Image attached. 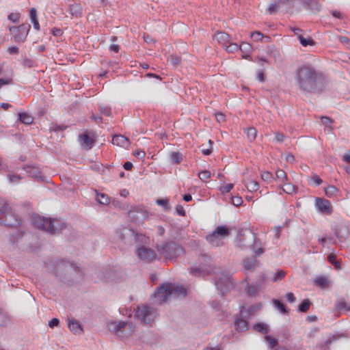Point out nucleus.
I'll return each mask as SVG.
<instances>
[{"label": "nucleus", "mask_w": 350, "mask_h": 350, "mask_svg": "<svg viewBox=\"0 0 350 350\" xmlns=\"http://www.w3.org/2000/svg\"><path fill=\"white\" fill-rule=\"evenodd\" d=\"M282 189L284 192L292 194L295 191V187L291 183H285Z\"/></svg>", "instance_id": "obj_45"}, {"label": "nucleus", "mask_w": 350, "mask_h": 350, "mask_svg": "<svg viewBox=\"0 0 350 350\" xmlns=\"http://www.w3.org/2000/svg\"><path fill=\"white\" fill-rule=\"evenodd\" d=\"M199 178L202 181H206L211 177V172L207 170H203L198 174Z\"/></svg>", "instance_id": "obj_46"}, {"label": "nucleus", "mask_w": 350, "mask_h": 350, "mask_svg": "<svg viewBox=\"0 0 350 350\" xmlns=\"http://www.w3.org/2000/svg\"><path fill=\"white\" fill-rule=\"evenodd\" d=\"M327 284V278L324 276H317L314 280V284L320 288H325Z\"/></svg>", "instance_id": "obj_34"}, {"label": "nucleus", "mask_w": 350, "mask_h": 350, "mask_svg": "<svg viewBox=\"0 0 350 350\" xmlns=\"http://www.w3.org/2000/svg\"><path fill=\"white\" fill-rule=\"evenodd\" d=\"M215 39L224 46L230 43V36L225 32H217L215 34Z\"/></svg>", "instance_id": "obj_22"}, {"label": "nucleus", "mask_w": 350, "mask_h": 350, "mask_svg": "<svg viewBox=\"0 0 350 350\" xmlns=\"http://www.w3.org/2000/svg\"><path fill=\"white\" fill-rule=\"evenodd\" d=\"M259 290L260 286L257 284H249L246 287L247 294L250 297L255 296L258 293Z\"/></svg>", "instance_id": "obj_30"}, {"label": "nucleus", "mask_w": 350, "mask_h": 350, "mask_svg": "<svg viewBox=\"0 0 350 350\" xmlns=\"http://www.w3.org/2000/svg\"><path fill=\"white\" fill-rule=\"evenodd\" d=\"M18 48L17 46H10L8 49V51L10 54L11 55H13V54H18Z\"/></svg>", "instance_id": "obj_63"}, {"label": "nucleus", "mask_w": 350, "mask_h": 350, "mask_svg": "<svg viewBox=\"0 0 350 350\" xmlns=\"http://www.w3.org/2000/svg\"><path fill=\"white\" fill-rule=\"evenodd\" d=\"M262 304L260 303L250 306L247 308L243 307L241 310V315L245 318H248L250 315H254L255 313L261 308Z\"/></svg>", "instance_id": "obj_14"}, {"label": "nucleus", "mask_w": 350, "mask_h": 350, "mask_svg": "<svg viewBox=\"0 0 350 350\" xmlns=\"http://www.w3.org/2000/svg\"><path fill=\"white\" fill-rule=\"evenodd\" d=\"M68 326L70 330L75 334H81L83 333L81 325L77 320H69Z\"/></svg>", "instance_id": "obj_20"}, {"label": "nucleus", "mask_w": 350, "mask_h": 350, "mask_svg": "<svg viewBox=\"0 0 350 350\" xmlns=\"http://www.w3.org/2000/svg\"><path fill=\"white\" fill-rule=\"evenodd\" d=\"M33 223L36 228L46 231L51 234L60 232L65 228V224L59 219H52L41 216L33 218Z\"/></svg>", "instance_id": "obj_4"}, {"label": "nucleus", "mask_w": 350, "mask_h": 350, "mask_svg": "<svg viewBox=\"0 0 350 350\" xmlns=\"http://www.w3.org/2000/svg\"><path fill=\"white\" fill-rule=\"evenodd\" d=\"M134 237L135 242L139 244H146L148 242V238L142 233H137L134 231V234L131 235Z\"/></svg>", "instance_id": "obj_33"}, {"label": "nucleus", "mask_w": 350, "mask_h": 350, "mask_svg": "<svg viewBox=\"0 0 350 350\" xmlns=\"http://www.w3.org/2000/svg\"><path fill=\"white\" fill-rule=\"evenodd\" d=\"M254 328L256 331L262 334H267L269 331V325L264 323H256L254 325Z\"/></svg>", "instance_id": "obj_32"}, {"label": "nucleus", "mask_w": 350, "mask_h": 350, "mask_svg": "<svg viewBox=\"0 0 350 350\" xmlns=\"http://www.w3.org/2000/svg\"><path fill=\"white\" fill-rule=\"evenodd\" d=\"M276 179L279 182L284 183L287 179L285 172L282 170H278L275 172Z\"/></svg>", "instance_id": "obj_41"}, {"label": "nucleus", "mask_w": 350, "mask_h": 350, "mask_svg": "<svg viewBox=\"0 0 350 350\" xmlns=\"http://www.w3.org/2000/svg\"><path fill=\"white\" fill-rule=\"evenodd\" d=\"M79 139L82 146H83L87 150L92 148L94 142V139L85 133L79 135Z\"/></svg>", "instance_id": "obj_19"}, {"label": "nucleus", "mask_w": 350, "mask_h": 350, "mask_svg": "<svg viewBox=\"0 0 350 350\" xmlns=\"http://www.w3.org/2000/svg\"><path fill=\"white\" fill-rule=\"evenodd\" d=\"M18 119L22 123L25 124H30L33 121V117L26 112L18 113Z\"/></svg>", "instance_id": "obj_27"}, {"label": "nucleus", "mask_w": 350, "mask_h": 350, "mask_svg": "<svg viewBox=\"0 0 350 350\" xmlns=\"http://www.w3.org/2000/svg\"><path fill=\"white\" fill-rule=\"evenodd\" d=\"M273 302L275 307L277 308L278 310H280L281 311V312H282V313L287 312L286 306L281 301H280L278 299H273Z\"/></svg>", "instance_id": "obj_42"}, {"label": "nucleus", "mask_w": 350, "mask_h": 350, "mask_svg": "<svg viewBox=\"0 0 350 350\" xmlns=\"http://www.w3.org/2000/svg\"><path fill=\"white\" fill-rule=\"evenodd\" d=\"M215 284L217 291L222 295L229 292L232 288V282L230 275L224 273H217L215 278Z\"/></svg>", "instance_id": "obj_10"}, {"label": "nucleus", "mask_w": 350, "mask_h": 350, "mask_svg": "<svg viewBox=\"0 0 350 350\" xmlns=\"http://www.w3.org/2000/svg\"><path fill=\"white\" fill-rule=\"evenodd\" d=\"M156 203L158 205L163 206L165 210H169L170 208V207L169 206V200L167 198L158 199V200H157Z\"/></svg>", "instance_id": "obj_43"}, {"label": "nucleus", "mask_w": 350, "mask_h": 350, "mask_svg": "<svg viewBox=\"0 0 350 350\" xmlns=\"http://www.w3.org/2000/svg\"><path fill=\"white\" fill-rule=\"evenodd\" d=\"M295 79L299 89L307 92L320 90L323 82V74L310 65L297 68Z\"/></svg>", "instance_id": "obj_1"}, {"label": "nucleus", "mask_w": 350, "mask_h": 350, "mask_svg": "<svg viewBox=\"0 0 350 350\" xmlns=\"http://www.w3.org/2000/svg\"><path fill=\"white\" fill-rule=\"evenodd\" d=\"M251 38L254 41H259V40H262L264 36L261 32H260L258 31H255L251 33Z\"/></svg>", "instance_id": "obj_47"}, {"label": "nucleus", "mask_w": 350, "mask_h": 350, "mask_svg": "<svg viewBox=\"0 0 350 350\" xmlns=\"http://www.w3.org/2000/svg\"><path fill=\"white\" fill-rule=\"evenodd\" d=\"M315 208L318 213L328 214V201L321 198H315Z\"/></svg>", "instance_id": "obj_16"}, {"label": "nucleus", "mask_w": 350, "mask_h": 350, "mask_svg": "<svg viewBox=\"0 0 350 350\" xmlns=\"http://www.w3.org/2000/svg\"><path fill=\"white\" fill-rule=\"evenodd\" d=\"M298 40H299L300 44L305 47L314 46L315 44L314 40L310 37L305 38L302 35H299Z\"/></svg>", "instance_id": "obj_29"}, {"label": "nucleus", "mask_w": 350, "mask_h": 350, "mask_svg": "<svg viewBox=\"0 0 350 350\" xmlns=\"http://www.w3.org/2000/svg\"><path fill=\"white\" fill-rule=\"evenodd\" d=\"M334 231L335 236L340 241L345 240L348 234V229L342 224H338V225L335 226L334 228Z\"/></svg>", "instance_id": "obj_15"}, {"label": "nucleus", "mask_w": 350, "mask_h": 350, "mask_svg": "<svg viewBox=\"0 0 350 350\" xmlns=\"http://www.w3.org/2000/svg\"><path fill=\"white\" fill-rule=\"evenodd\" d=\"M10 322L8 314L2 310L0 311V326H6Z\"/></svg>", "instance_id": "obj_40"}, {"label": "nucleus", "mask_w": 350, "mask_h": 350, "mask_svg": "<svg viewBox=\"0 0 350 350\" xmlns=\"http://www.w3.org/2000/svg\"><path fill=\"white\" fill-rule=\"evenodd\" d=\"M230 230L225 226H219L206 239L213 247H219L224 245L223 239L229 236Z\"/></svg>", "instance_id": "obj_7"}, {"label": "nucleus", "mask_w": 350, "mask_h": 350, "mask_svg": "<svg viewBox=\"0 0 350 350\" xmlns=\"http://www.w3.org/2000/svg\"><path fill=\"white\" fill-rule=\"evenodd\" d=\"M187 295V290L183 286L169 282L163 283L157 288L154 296L157 301L161 304L172 299L183 298Z\"/></svg>", "instance_id": "obj_3"}, {"label": "nucleus", "mask_w": 350, "mask_h": 350, "mask_svg": "<svg viewBox=\"0 0 350 350\" xmlns=\"http://www.w3.org/2000/svg\"><path fill=\"white\" fill-rule=\"evenodd\" d=\"M234 326L237 331L243 332L247 329V322L243 319H237L234 321Z\"/></svg>", "instance_id": "obj_26"}, {"label": "nucleus", "mask_w": 350, "mask_h": 350, "mask_svg": "<svg viewBox=\"0 0 350 350\" xmlns=\"http://www.w3.org/2000/svg\"><path fill=\"white\" fill-rule=\"evenodd\" d=\"M170 160L173 163H180L183 160V155L179 152H172L170 154Z\"/></svg>", "instance_id": "obj_36"}, {"label": "nucleus", "mask_w": 350, "mask_h": 350, "mask_svg": "<svg viewBox=\"0 0 350 350\" xmlns=\"http://www.w3.org/2000/svg\"><path fill=\"white\" fill-rule=\"evenodd\" d=\"M342 311H350V304L347 303L342 297H339L336 300L334 308L333 309L334 316L340 317Z\"/></svg>", "instance_id": "obj_13"}, {"label": "nucleus", "mask_w": 350, "mask_h": 350, "mask_svg": "<svg viewBox=\"0 0 350 350\" xmlns=\"http://www.w3.org/2000/svg\"><path fill=\"white\" fill-rule=\"evenodd\" d=\"M329 264H332L334 269L336 271L342 269L341 260L338 259L336 255L333 253L329 254Z\"/></svg>", "instance_id": "obj_25"}, {"label": "nucleus", "mask_w": 350, "mask_h": 350, "mask_svg": "<svg viewBox=\"0 0 350 350\" xmlns=\"http://www.w3.org/2000/svg\"><path fill=\"white\" fill-rule=\"evenodd\" d=\"M239 49L243 53V58L246 59L252 51V46L250 43L243 42L239 45Z\"/></svg>", "instance_id": "obj_23"}, {"label": "nucleus", "mask_w": 350, "mask_h": 350, "mask_svg": "<svg viewBox=\"0 0 350 350\" xmlns=\"http://www.w3.org/2000/svg\"><path fill=\"white\" fill-rule=\"evenodd\" d=\"M157 250L166 260H174L183 252V247L173 241L158 245Z\"/></svg>", "instance_id": "obj_5"}, {"label": "nucleus", "mask_w": 350, "mask_h": 350, "mask_svg": "<svg viewBox=\"0 0 350 350\" xmlns=\"http://www.w3.org/2000/svg\"><path fill=\"white\" fill-rule=\"evenodd\" d=\"M136 254L139 259L146 262H151L157 258L156 252L153 250L145 246L138 247Z\"/></svg>", "instance_id": "obj_12"}, {"label": "nucleus", "mask_w": 350, "mask_h": 350, "mask_svg": "<svg viewBox=\"0 0 350 350\" xmlns=\"http://www.w3.org/2000/svg\"><path fill=\"white\" fill-rule=\"evenodd\" d=\"M225 46L226 51L229 53H233L239 49V46L237 44L233 42H230L229 45L226 44Z\"/></svg>", "instance_id": "obj_48"}, {"label": "nucleus", "mask_w": 350, "mask_h": 350, "mask_svg": "<svg viewBox=\"0 0 350 350\" xmlns=\"http://www.w3.org/2000/svg\"><path fill=\"white\" fill-rule=\"evenodd\" d=\"M278 5L276 3H272L268 8V11L270 14H273L278 11Z\"/></svg>", "instance_id": "obj_62"}, {"label": "nucleus", "mask_w": 350, "mask_h": 350, "mask_svg": "<svg viewBox=\"0 0 350 350\" xmlns=\"http://www.w3.org/2000/svg\"><path fill=\"white\" fill-rule=\"evenodd\" d=\"M332 15L334 18L339 19L340 21L345 20L346 16L341 12L334 10L332 11Z\"/></svg>", "instance_id": "obj_44"}, {"label": "nucleus", "mask_w": 350, "mask_h": 350, "mask_svg": "<svg viewBox=\"0 0 350 350\" xmlns=\"http://www.w3.org/2000/svg\"><path fill=\"white\" fill-rule=\"evenodd\" d=\"M261 178L263 180H269L272 178V174L269 172H264L261 174Z\"/></svg>", "instance_id": "obj_58"}, {"label": "nucleus", "mask_w": 350, "mask_h": 350, "mask_svg": "<svg viewBox=\"0 0 350 350\" xmlns=\"http://www.w3.org/2000/svg\"><path fill=\"white\" fill-rule=\"evenodd\" d=\"M112 143L114 145L124 147L126 148H128L130 144L129 139L122 135H113L112 137Z\"/></svg>", "instance_id": "obj_17"}, {"label": "nucleus", "mask_w": 350, "mask_h": 350, "mask_svg": "<svg viewBox=\"0 0 350 350\" xmlns=\"http://www.w3.org/2000/svg\"><path fill=\"white\" fill-rule=\"evenodd\" d=\"M156 317V310L147 305L137 306L135 317L146 324L151 323Z\"/></svg>", "instance_id": "obj_9"}, {"label": "nucleus", "mask_w": 350, "mask_h": 350, "mask_svg": "<svg viewBox=\"0 0 350 350\" xmlns=\"http://www.w3.org/2000/svg\"><path fill=\"white\" fill-rule=\"evenodd\" d=\"M23 169L30 177L42 180L41 172L36 167L27 165L24 167Z\"/></svg>", "instance_id": "obj_18"}, {"label": "nucleus", "mask_w": 350, "mask_h": 350, "mask_svg": "<svg viewBox=\"0 0 350 350\" xmlns=\"http://www.w3.org/2000/svg\"><path fill=\"white\" fill-rule=\"evenodd\" d=\"M232 204L236 206H239L243 203V200L240 196H233L231 198Z\"/></svg>", "instance_id": "obj_51"}, {"label": "nucleus", "mask_w": 350, "mask_h": 350, "mask_svg": "<svg viewBox=\"0 0 350 350\" xmlns=\"http://www.w3.org/2000/svg\"><path fill=\"white\" fill-rule=\"evenodd\" d=\"M82 6L79 3H73L69 5V13L76 18L81 17L82 15Z\"/></svg>", "instance_id": "obj_21"}, {"label": "nucleus", "mask_w": 350, "mask_h": 350, "mask_svg": "<svg viewBox=\"0 0 350 350\" xmlns=\"http://www.w3.org/2000/svg\"><path fill=\"white\" fill-rule=\"evenodd\" d=\"M286 275V272L282 270H279L276 273H275V275L273 278V281L275 282L278 280H281L284 278Z\"/></svg>", "instance_id": "obj_49"}, {"label": "nucleus", "mask_w": 350, "mask_h": 350, "mask_svg": "<svg viewBox=\"0 0 350 350\" xmlns=\"http://www.w3.org/2000/svg\"><path fill=\"white\" fill-rule=\"evenodd\" d=\"M8 178L11 183H17L21 179V176L18 174H8Z\"/></svg>", "instance_id": "obj_50"}, {"label": "nucleus", "mask_w": 350, "mask_h": 350, "mask_svg": "<svg viewBox=\"0 0 350 350\" xmlns=\"http://www.w3.org/2000/svg\"><path fill=\"white\" fill-rule=\"evenodd\" d=\"M96 199L98 203L104 205L108 204L110 202L109 198L105 193H98L96 192Z\"/></svg>", "instance_id": "obj_35"}, {"label": "nucleus", "mask_w": 350, "mask_h": 350, "mask_svg": "<svg viewBox=\"0 0 350 350\" xmlns=\"http://www.w3.org/2000/svg\"><path fill=\"white\" fill-rule=\"evenodd\" d=\"M31 25L29 23H23L18 27H10L9 29L15 42H24L30 30Z\"/></svg>", "instance_id": "obj_11"}, {"label": "nucleus", "mask_w": 350, "mask_h": 350, "mask_svg": "<svg viewBox=\"0 0 350 350\" xmlns=\"http://www.w3.org/2000/svg\"><path fill=\"white\" fill-rule=\"evenodd\" d=\"M48 267L62 281L68 284L78 281L81 278L80 269L70 261L58 260L53 264L49 263Z\"/></svg>", "instance_id": "obj_2"}, {"label": "nucleus", "mask_w": 350, "mask_h": 350, "mask_svg": "<svg viewBox=\"0 0 350 350\" xmlns=\"http://www.w3.org/2000/svg\"><path fill=\"white\" fill-rule=\"evenodd\" d=\"M100 112L101 114H103L107 116H109L111 115V109L107 106L100 107Z\"/></svg>", "instance_id": "obj_55"}, {"label": "nucleus", "mask_w": 350, "mask_h": 350, "mask_svg": "<svg viewBox=\"0 0 350 350\" xmlns=\"http://www.w3.org/2000/svg\"><path fill=\"white\" fill-rule=\"evenodd\" d=\"M202 272V268H191L190 270V273L194 275H200Z\"/></svg>", "instance_id": "obj_56"}, {"label": "nucleus", "mask_w": 350, "mask_h": 350, "mask_svg": "<svg viewBox=\"0 0 350 350\" xmlns=\"http://www.w3.org/2000/svg\"><path fill=\"white\" fill-rule=\"evenodd\" d=\"M176 213L181 215V216H185V211L184 210V208L182 205H177L176 207Z\"/></svg>", "instance_id": "obj_61"}, {"label": "nucleus", "mask_w": 350, "mask_h": 350, "mask_svg": "<svg viewBox=\"0 0 350 350\" xmlns=\"http://www.w3.org/2000/svg\"><path fill=\"white\" fill-rule=\"evenodd\" d=\"M310 304L311 303L308 299H304L302 302L299 305V311L306 312L309 310Z\"/></svg>", "instance_id": "obj_37"}, {"label": "nucleus", "mask_w": 350, "mask_h": 350, "mask_svg": "<svg viewBox=\"0 0 350 350\" xmlns=\"http://www.w3.org/2000/svg\"><path fill=\"white\" fill-rule=\"evenodd\" d=\"M244 268L247 270H252L258 265V262L254 258H247L243 261Z\"/></svg>", "instance_id": "obj_24"}, {"label": "nucleus", "mask_w": 350, "mask_h": 350, "mask_svg": "<svg viewBox=\"0 0 350 350\" xmlns=\"http://www.w3.org/2000/svg\"><path fill=\"white\" fill-rule=\"evenodd\" d=\"M234 187V185L232 183L224 185L220 188V191L222 193H228Z\"/></svg>", "instance_id": "obj_53"}, {"label": "nucleus", "mask_w": 350, "mask_h": 350, "mask_svg": "<svg viewBox=\"0 0 350 350\" xmlns=\"http://www.w3.org/2000/svg\"><path fill=\"white\" fill-rule=\"evenodd\" d=\"M118 237L121 240H124L127 236L134 234V230L129 228H121L116 230Z\"/></svg>", "instance_id": "obj_28"}, {"label": "nucleus", "mask_w": 350, "mask_h": 350, "mask_svg": "<svg viewBox=\"0 0 350 350\" xmlns=\"http://www.w3.org/2000/svg\"><path fill=\"white\" fill-rule=\"evenodd\" d=\"M265 339L267 342H268L270 344V346L271 348L274 347L278 344V340L275 338H272L270 336H266L265 337Z\"/></svg>", "instance_id": "obj_52"}, {"label": "nucleus", "mask_w": 350, "mask_h": 350, "mask_svg": "<svg viewBox=\"0 0 350 350\" xmlns=\"http://www.w3.org/2000/svg\"><path fill=\"white\" fill-rule=\"evenodd\" d=\"M256 242V235L250 230H239L236 238L237 245L245 249L251 247Z\"/></svg>", "instance_id": "obj_8"}, {"label": "nucleus", "mask_w": 350, "mask_h": 350, "mask_svg": "<svg viewBox=\"0 0 350 350\" xmlns=\"http://www.w3.org/2000/svg\"><path fill=\"white\" fill-rule=\"evenodd\" d=\"M168 62L173 66H177L180 62V57L176 55H170L167 58Z\"/></svg>", "instance_id": "obj_39"}, {"label": "nucleus", "mask_w": 350, "mask_h": 350, "mask_svg": "<svg viewBox=\"0 0 350 350\" xmlns=\"http://www.w3.org/2000/svg\"><path fill=\"white\" fill-rule=\"evenodd\" d=\"M59 323V321L58 319L57 318H53L52 319L49 323V326L51 328L55 327V326H57Z\"/></svg>", "instance_id": "obj_60"}, {"label": "nucleus", "mask_w": 350, "mask_h": 350, "mask_svg": "<svg viewBox=\"0 0 350 350\" xmlns=\"http://www.w3.org/2000/svg\"><path fill=\"white\" fill-rule=\"evenodd\" d=\"M310 181H312L314 183V184H315L316 185H319L323 182L322 180L320 178V177L317 175H314L311 178Z\"/></svg>", "instance_id": "obj_57"}, {"label": "nucleus", "mask_w": 350, "mask_h": 350, "mask_svg": "<svg viewBox=\"0 0 350 350\" xmlns=\"http://www.w3.org/2000/svg\"><path fill=\"white\" fill-rule=\"evenodd\" d=\"M286 298L290 303H294L296 299L294 294L291 292L286 294Z\"/></svg>", "instance_id": "obj_59"}, {"label": "nucleus", "mask_w": 350, "mask_h": 350, "mask_svg": "<svg viewBox=\"0 0 350 350\" xmlns=\"http://www.w3.org/2000/svg\"><path fill=\"white\" fill-rule=\"evenodd\" d=\"M275 140L278 142H282L284 139V135L282 133H277L275 136Z\"/></svg>", "instance_id": "obj_64"}, {"label": "nucleus", "mask_w": 350, "mask_h": 350, "mask_svg": "<svg viewBox=\"0 0 350 350\" xmlns=\"http://www.w3.org/2000/svg\"><path fill=\"white\" fill-rule=\"evenodd\" d=\"M245 186L250 192L256 191L258 189L259 187L258 183L252 179L246 180Z\"/></svg>", "instance_id": "obj_31"}, {"label": "nucleus", "mask_w": 350, "mask_h": 350, "mask_svg": "<svg viewBox=\"0 0 350 350\" xmlns=\"http://www.w3.org/2000/svg\"><path fill=\"white\" fill-rule=\"evenodd\" d=\"M246 134L249 141L252 142L256 137L257 131L254 127H250L246 130Z\"/></svg>", "instance_id": "obj_38"}, {"label": "nucleus", "mask_w": 350, "mask_h": 350, "mask_svg": "<svg viewBox=\"0 0 350 350\" xmlns=\"http://www.w3.org/2000/svg\"><path fill=\"white\" fill-rule=\"evenodd\" d=\"M108 329L120 338L129 336L133 333L132 325L125 321H111L107 324Z\"/></svg>", "instance_id": "obj_6"}, {"label": "nucleus", "mask_w": 350, "mask_h": 350, "mask_svg": "<svg viewBox=\"0 0 350 350\" xmlns=\"http://www.w3.org/2000/svg\"><path fill=\"white\" fill-rule=\"evenodd\" d=\"M338 39L342 44L346 46L347 48H350V40L347 37L339 36Z\"/></svg>", "instance_id": "obj_54"}]
</instances>
